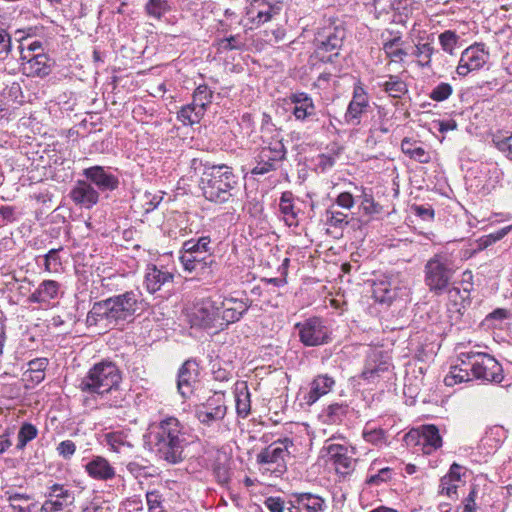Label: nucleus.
Masks as SVG:
<instances>
[{"mask_svg":"<svg viewBox=\"0 0 512 512\" xmlns=\"http://www.w3.org/2000/svg\"><path fill=\"white\" fill-rule=\"evenodd\" d=\"M12 434H13V429L7 428L0 435V455L4 454L12 446V441L10 439Z\"/></svg>","mask_w":512,"mask_h":512,"instance_id":"nucleus-62","label":"nucleus"},{"mask_svg":"<svg viewBox=\"0 0 512 512\" xmlns=\"http://www.w3.org/2000/svg\"><path fill=\"white\" fill-rule=\"evenodd\" d=\"M145 11L149 17L159 20L170 11V5L168 0H148Z\"/></svg>","mask_w":512,"mask_h":512,"instance_id":"nucleus-41","label":"nucleus"},{"mask_svg":"<svg viewBox=\"0 0 512 512\" xmlns=\"http://www.w3.org/2000/svg\"><path fill=\"white\" fill-rule=\"evenodd\" d=\"M325 449L330 456L337 473L347 475L353 471L355 460L349 454V449L346 446L331 443L328 444Z\"/></svg>","mask_w":512,"mask_h":512,"instance_id":"nucleus-21","label":"nucleus"},{"mask_svg":"<svg viewBox=\"0 0 512 512\" xmlns=\"http://www.w3.org/2000/svg\"><path fill=\"white\" fill-rule=\"evenodd\" d=\"M258 155L262 161L270 162L276 166L279 161L285 158L286 149L281 140H275L268 146L262 147Z\"/></svg>","mask_w":512,"mask_h":512,"instance_id":"nucleus-33","label":"nucleus"},{"mask_svg":"<svg viewBox=\"0 0 512 512\" xmlns=\"http://www.w3.org/2000/svg\"><path fill=\"white\" fill-rule=\"evenodd\" d=\"M458 39V35L451 30H446L439 35V42L442 49L451 55L457 45Z\"/></svg>","mask_w":512,"mask_h":512,"instance_id":"nucleus-47","label":"nucleus"},{"mask_svg":"<svg viewBox=\"0 0 512 512\" xmlns=\"http://www.w3.org/2000/svg\"><path fill=\"white\" fill-rule=\"evenodd\" d=\"M205 112L201 110L200 107L196 106L195 103L188 104L183 106L181 110L178 112L177 118L184 125H193L198 123Z\"/></svg>","mask_w":512,"mask_h":512,"instance_id":"nucleus-37","label":"nucleus"},{"mask_svg":"<svg viewBox=\"0 0 512 512\" xmlns=\"http://www.w3.org/2000/svg\"><path fill=\"white\" fill-rule=\"evenodd\" d=\"M492 142L502 154L512 160V134L509 136L496 134L493 136Z\"/></svg>","mask_w":512,"mask_h":512,"instance_id":"nucleus-45","label":"nucleus"},{"mask_svg":"<svg viewBox=\"0 0 512 512\" xmlns=\"http://www.w3.org/2000/svg\"><path fill=\"white\" fill-rule=\"evenodd\" d=\"M348 406L346 404L334 403L325 410L326 421L330 424L339 423L347 415Z\"/></svg>","mask_w":512,"mask_h":512,"instance_id":"nucleus-43","label":"nucleus"},{"mask_svg":"<svg viewBox=\"0 0 512 512\" xmlns=\"http://www.w3.org/2000/svg\"><path fill=\"white\" fill-rule=\"evenodd\" d=\"M70 198L76 205L90 209L99 201V193L85 180H78L69 193Z\"/></svg>","mask_w":512,"mask_h":512,"instance_id":"nucleus-23","label":"nucleus"},{"mask_svg":"<svg viewBox=\"0 0 512 512\" xmlns=\"http://www.w3.org/2000/svg\"><path fill=\"white\" fill-rule=\"evenodd\" d=\"M235 403L237 414L242 418L247 417L250 413L251 402L250 393L246 385L242 384L240 388H236Z\"/></svg>","mask_w":512,"mask_h":512,"instance_id":"nucleus-36","label":"nucleus"},{"mask_svg":"<svg viewBox=\"0 0 512 512\" xmlns=\"http://www.w3.org/2000/svg\"><path fill=\"white\" fill-rule=\"evenodd\" d=\"M289 100L293 105L291 108V113L297 121L319 122V119L316 117L317 113L313 99L307 93H293L289 96Z\"/></svg>","mask_w":512,"mask_h":512,"instance_id":"nucleus-18","label":"nucleus"},{"mask_svg":"<svg viewBox=\"0 0 512 512\" xmlns=\"http://www.w3.org/2000/svg\"><path fill=\"white\" fill-rule=\"evenodd\" d=\"M103 443L112 452L122 455H129L134 448L132 436L125 430L113 431L104 434Z\"/></svg>","mask_w":512,"mask_h":512,"instance_id":"nucleus-25","label":"nucleus"},{"mask_svg":"<svg viewBox=\"0 0 512 512\" xmlns=\"http://www.w3.org/2000/svg\"><path fill=\"white\" fill-rule=\"evenodd\" d=\"M198 378V366L194 361L187 360L181 366L178 379L177 388L182 397H189L194 390Z\"/></svg>","mask_w":512,"mask_h":512,"instance_id":"nucleus-24","label":"nucleus"},{"mask_svg":"<svg viewBox=\"0 0 512 512\" xmlns=\"http://www.w3.org/2000/svg\"><path fill=\"white\" fill-rule=\"evenodd\" d=\"M292 497L295 503L307 512H323L327 507L325 499L316 494L295 493Z\"/></svg>","mask_w":512,"mask_h":512,"instance_id":"nucleus-30","label":"nucleus"},{"mask_svg":"<svg viewBox=\"0 0 512 512\" xmlns=\"http://www.w3.org/2000/svg\"><path fill=\"white\" fill-rule=\"evenodd\" d=\"M466 469L459 465L458 463H453L450 466L449 472L445 475L451 481H454L456 484L462 481V477L465 475Z\"/></svg>","mask_w":512,"mask_h":512,"instance_id":"nucleus-58","label":"nucleus"},{"mask_svg":"<svg viewBox=\"0 0 512 512\" xmlns=\"http://www.w3.org/2000/svg\"><path fill=\"white\" fill-rule=\"evenodd\" d=\"M336 203L342 208L350 209L354 205V198L352 194L343 192L338 195Z\"/></svg>","mask_w":512,"mask_h":512,"instance_id":"nucleus-64","label":"nucleus"},{"mask_svg":"<svg viewBox=\"0 0 512 512\" xmlns=\"http://www.w3.org/2000/svg\"><path fill=\"white\" fill-rule=\"evenodd\" d=\"M381 87L391 97L400 98L407 92V86L398 76L390 75L389 79L381 84Z\"/></svg>","mask_w":512,"mask_h":512,"instance_id":"nucleus-40","label":"nucleus"},{"mask_svg":"<svg viewBox=\"0 0 512 512\" xmlns=\"http://www.w3.org/2000/svg\"><path fill=\"white\" fill-rule=\"evenodd\" d=\"M408 440H417L418 445H422L425 454H431L442 446V438L439 429L433 425H422L407 434Z\"/></svg>","mask_w":512,"mask_h":512,"instance_id":"nucleus-16","label":"nucleus"},{"mask_svg":"<svg viewBox=\"0 0 512 512\" xmlns=\"http://www.w3.org/2000/svg\"><path fill=\"white\" fill-rule=\"evenodd\" d=\"M452 92V86L449 83L442 82L431 91L430 98L434 101L441 102L448 99Z\"/></svg>","mask_w":512,"mask_h":512,"instance_id":"nucleus-49","label":"nucleus"},{"mask_svg":"<svg viewBox=\"0 0 512 512\" xmlns=\"http://www.w3.org/2000/svg\"><path fill=\"white\" fill-rule=\"evenodd\" d=\"M143 298L140 291L130 290L95 302L88 312L86 323L101 329H112L132 319L143 310Z\"/></svg>","mask_w":512,"mask_h":512,"instance_id":"nucleus-1","label":"nucleus"},{"mask_svg":"<svg viewBox=\"0 0 512 512\" xmlns=\"http://www.w3.org/2000/svg\"><path fill=\"white\" fill-rule=\"evenodd\" d=\"M59 249H51L45 255L44 267L48 272L57 271L61 265L60 258L58 256Z\"/></svg>","mask_w":512,"mask_h":512,"instance_id":"nucleus-50","label":"nucleus"},{"mask_svg":"<svg viewBox=\"0 0 512 512\" xmlns=\"http://www.w3.org/2000/svg\"><path fill=\"white\" fill-rule=\"evenodd\" d=\"M472 379L469 366L460 365L452 366L450 372L445 376L444 383L446 386H454L456 384L467 382Z\"/></svg>","mask_w":512,"mask_h":512,"instance_id":"nucleus-34","label":"nucleus"},{"mask_svg":"<svg viewBox=\"0 0 512 512\" xmlns=\"http://www.w3.org/2000/svg\"><path fill=\"white\" fill-rule=\"evenodd\" d=\"M211 239L209 236L198 240L190 239L183 243L180 261L186 271L192 272L206 265V255L210 252Z\"/></svg>","mask_w":512,"mask_h":512,"instance_id":"nucleus-9","label":"nucleus"},{"mask_svg":"<svg viewBox=\"0 0 512 512\" xmlns=\"http://www.w3.org/2000/svg\"><path fill=\"white\" fill-rule=\"evenodd\" d=\"M291 447H293V442L289 438L277 440L257 454V463L261 465H276V469L282 472L286 469L285 461L290 455Z\"/></svg>","mask_w":512,"mask_h":512,"instance_id":"nucleus-11","label":"nucleus"},{"mask_svg":"<svg viewBox=\"0 0 512 512\" xmlns=\"http://www.w3.org/2000/svg\"><path fill=\"white\" fill-rule=\"evenodd\" d=\"M148 512H164L162 507L163 497L158 490H151L146 493Z\"/></svg>","mask_w":512,"mask_h":512,"instance_id":"nucleus-48","label":"nucleus"},{"mask_svg":"<svg viewBox=\"0 0 512 512\" xmlns=\"http://www.w3.org/2000/svg\"><path fill=\"white\" fill-rule=\"evenodd\" d=\"M21 58L27 59V66L24 69L28 70L30 75L44 77L50 73L48 57L45 54H37L31 57L22 55Z\"/></svg>","mask_w":512,"mask_h":512,"instance_id":"nucleus-32","label":"nucleus"},{"mask_svg":"<svg viewBox=\"0 0 512 512\" xmlns=\"http://www.w3.org/2000/svg\"><path fill=\"white\" fill-rule=\"evenodd\" d=\"M195 415L202 424L210 426L225 417L226 406L220 397L209 399L197 407Z\"/></svg>","mask_w":512,"mask_h":512,"instance_id":"nucleus-20","label":"nucleus"},{"mask_svg":"<svg viewBox=\"0 0 512 512\" xmlns=\"http://www.w3.org/2000/svg\"><path fill=\"white\" fill-rule=\"evenodd\" d=\"M173 281V274L158 269L155 265H149L145 273V286L149 293H155L166 283Z\"/></svg>","mask_w":512,"mask_h":512,"instance_id":"nucleus-27","label":"nucleus"},{"mask_svg":"<svg viewBox=\"0 0 512 512\" xmlns=\"http://www.w3.org/2000/svg\"><path fill=\"white\" fill-rule=\"evenodd\" d=\"M218 46L221 51L240 50L244 46V43L240 40L239 36H230L221 39L218 42Z\"/></svg>","mask_w":512,"mask_h":512,"instance_id":"nucleus-52","label":"nucleus"},{"mask_svg":"<svg viewBox=\"0 0 512 512\" xmlns=\"http://www.w3.org/2000/svg\"><path fill=\"white\" fill-rule=\"evenodd\" d=\"M266 36L268 37L269 41H274L276 43L283 41L286 36V30L285 28L279 26L276 28H273L266 32Z\"/></svg>","mask_w":512,"mask_h":512,"instance_id":"nucleus-63","label":"nucleus"},{"mask_svg":"<svg viewBox=\"0 0 512 512\" xmlns=\"http://www.w3.org/2000/svg\"><path fill=\"white\" fill-rule=\"evenodd\" d=\"M369 97L360 85H356L353 90V96L348 104L344 115L345 122L357 126L361 123V117L369 108Z\"/></svg>","mask_w":512,"mask_h":512,"instance_id":"nucleus-17","label":"nucleus"},{"mask_svg":"<svg viewBox=\"0 0 512 512\" xmlns=\"http://www.w3.org/2000/svg\"><path fill=\"white\" fill-rule=\"evenodd\" d=\"M334 386L335 380L328 374L318 375L310 384L307 403L309 405L315 403L321 396L328 394Z\"/></svg>","mask_w":512,"mask_h":512,"instance_id":"nucleus-29","label":"nucleus"},{"mask_svg":"<svg viewBox=\"0 0 512 512\" xmlns=\"http://www.w3.org/2000/svg\"><path fill=\"white\" fill-rule=\"evenodd\" d=\"M300 342L306 347L321 346L331 341V330L320 317H310L295 324Z\"/></svg>","mask_w":512,"mask_h":512,"instance_id":"nucleus-8","label":"nucleus"},{"mask_svg":"<svg viewBox=\"0 0 512 512\" xmlns=\"http://www.w3.org/2000/svg\"><path fill=\"white\" fill-rule=\"evenodd\" d=\"M392 470L389 467L382 468L377 474L371 475L367 479L369 485H379L382 482H387L391 479Z\"/></svg>","mask_w":512,"mask_h":512,"instance_id":"nucleus-55","label":"nucleus"},{"mask_svg":"<svg viewBox=\"0 0 512 512\" xmlns=\"http://www.w3.org/2000/svg\"><path fill=\"white\" fill-rule=\"evenodd\" d=\"M150 438L156 455L169 464H178L185 458L189 433L180 420L166 416L150 425Z\"/></svg>","mask_w":512,"mask_h":512,"instance_id":"nucleus-2","label":"nucleus"},{"mask_svg":"<svg viewBox=\"0 0 512 512\" xmlns=\"http://www.w3.org/2000/svg\"><path fill=\"white\" fill-rule=\"evenodd\" d=\"M59 290L58 282L44 280L39 287L30 295L29 301L33 303H44L54 299Z\"/></svg>","mask_w":512,"mask_h":512,"instance_id":"nucleus-31","label":"nucleus"},{"mask_svg":"<svg viewBox=\"0 0 512 512\" xmlns=\"http://www.w3.org/2000/svg\"><path fill=\"white\" fill-rule=\"evenodd\" d=\"M280 11V4H271L266 0H253L247 9V15L249 20L260 25L271 20Z\"/></svg>","mask_w":512,"mask_h":512,"instance_id":"nucleus-22","label":"nucleus"},{"mask_svg":"<svg viewBox=\"0 0 512 512\" xmlns=\"http://www.w3.org/2000/svg\"><path fill=\"white\" fill-rule=\"evenodd\" d=\"M47 499L42 504L45 512L63 511L75 501L74 493L65 485L54 483L48 487Z\"/></svg>","mask_w":512,"mask_h":512,"instance_id":"nucleus-15","label":"nucleus"},{"mask_svg":"<svg viewBox=\"0 0 512 512\" xmlns=\"http://www.w3.org/2000/svg\"><path fill=\"white\" fill-rule=\"evenodd\" d=\"M256 162V166L251 171L252 174L264 175L276 169V166L272 165L270 162L262 161L259 155L257 156Z\"/></svg>","mask_w":512,"mask_h":512,"instance_id":"nucleus-59","label":"nucleus"},{"mask_svg":"<svg viewBox=\"0 0 512 512\" xmlns=\"http://www.w3.org/2000/svg\"><path fill=\"white\" fill-rule=\"evenodd\" d=\"M345 36L342 26L330 23L320 28L315 37L316 57L324 63H333L339 56Z\"/></svg>","mask_w":512,"mask_h":512,"instance_id":"nucleus-7","label":"nucleus"},{"mask_svg":"<svg viewBox=\"0 0 512 512\" xmlns=\"http://www.w3.org/2000/svg\"><path fill=\"white\" fill-rule=\"evenodd\" d=\"M212 98L213 92L209 87L207 85H199L194 91L192 102L205 112L207 107L211 104Z\"/></svg>","mask_w":512,"mask_h":512,"instance_id":"nucleus-42","label":"nucleus"},{"mask_svg":"<svg viewBox=\"0 0 512 512\" xmlns=\"http://www.w3.org/2000/svg\"><path fill=\"white\" fill-rule=\"evenodd\" d=\"M216 299L217 302L221 303L218 309L222 327L239 321L251 305L248 299L243 300L223 296H217Z\"/></svg>","mask_w":512,"mask_h":512,"instance_id":"nucleus-13","label":"nucleus"},{"mask_svg":"<svg viewBox=\"0 0 512 512\" xmlns=\"http://www.w3.org/2000/svg\"><path fill=\"white\" fill-rule=\"evenodd\" d=\"M84 467L86 473L98 481H108L116 475L114 467L102 456H93Z\"/></svg>","mask_w":512,"mask_h":512,"instance_id":"nucleus-26","label":"nucleus"},{"mask_svg":"<svg viewBox=\"0 0 512 512\" xmlns=\"http://www.w3.org/2000/svg\"><path fill=\"white\" fill-rule=\"evenodd\" d=\"M401 149L404 154L408 155L411 159L418 161L419 163H429L431 156L422 146L412 143L411 141L404 139L401 143Z\"/></svg>","mask_w":512,"mask_h":512,"instance_id":"nucleus-35","label":"nucleus"},{"mask_svg":"<svg viewBox=\"0 0 512 512\" xmlns=\"http://www.w3.org/2000/svg\"><path fill=\"white\" fill-rule=\"evenodd\" d=\"M237 177L226 165H216L203 172L201 189L204 197L211 202L225 203L231 196V191L237 185Z\"/></svg>","mask_w":512,"mask_h":512,"instance_id":"nucleus-3","label":"nucleus"},{"mask_svg":"<svg viewBox=\"0 0 512 512\" xmlns=\"http://www.w3.org/2000/svg\"><path fill=\"white\" fill-rule=\"evenodd\" d=\"M58 454L65 459H69L76 451V445L71 440L60 442L56 448Z\"/></svg>","mask_w":512,"mask_h":512,"instance_id":"nucleus-57","label":"nucleus"},{"mask_svg":"<svg viewBox=\"0 0 512 512\" xmlns=\"http://www.w3.org/2000/svg\"><path fill=\"white\" fill-rule=\"evenodd\" d=\"M390 368V357L382 350L374 349L367 356L361 377L367 381L375 382L383 377Z\"/></svg>","mask_w":512,"mask_h":512,"instance_id":"nucleus-14","label":"nucleus"},{"mask_svg":"<svg viewBox=\"0 0 512 512\" xmlns=\"http://www.w3.org/2000/svg\"><path fill=\"white\" fill-rule=\"evenodd\" d=\"M457 488L458 484L444 475L440 480L439 494L452 498L457 495Z\"/></svg>","mask_w":512,"mask_h":512,"instance_id":"nucleus-51","label":"nucleus"},{"mask_svg":"<svg viewBox=\"0 0 512 512\" xmlns=\"http://www.w3.org/2000/svg\"><path fill=\"white\" fill-rule=\"evenodd\" d=\"M489 51L485 44L475 43L466 48L460 57L456 72L459 76H466L470 72L481 69L489 60Z\"/></svg>","mask_w":512,"mask_h":512,"instance_id":"nucleus-12","label":"nucleus"},{"mask_svg":"<svg viewBox=\"0 0 512 512\" xmlns=\"http://www.w3.org/2000/svg\"><path fill=\"white\" fill-rule=\"evenodd\" d=\"M398 290L395 281L378 280L373 285V297L379 303L390 305L398 296Z\"/></svg>","mask_w":512,"mask_h":512,"instance_id":"nucleus-28","label":"nucleus"},{"mask_svg":"<svg viewBox=\"0 0 512 512\" xmlns=\"http://www.w3.org/2000/svg\"><path fill=\"white\" fill-rule=\"evenodd\" d=\"M326 220L327 223L333 227H342L348 224L346 214L333 210L326 211Z\"/></svg>","mask_w":512,"mask_h":512,"instance_id":"nucleus-54","label":"nucleus"},{"mask_svg":"<svg viewBox=\"0 0 512 512\" xmlns=\"http://www.w3.org/2000/svg\"><path fill=\"white\" fill-rule=\"evenodd\" d=\"M37 436V429L30 423H24L18 432L17 448L23 449L28 442Z\"/></svg>","mask_w":512,"mask_h":512,"instance_id":"nucleus-46","label":"nucleus"},{"mask_svg":"<svg viewBox=\"0 0 512 512\" xmlns=\"http://www.w3.org/2000/svg\"><path fill=\"white\" fill-rule=\"evenodd\" d=\"M279 210L289 226L296 224V213L294 211L293 195L291 192L286 191L282 193L279 202Z\"/></svg>","mask_w":512,"mask_h":512,"instance_id":"nucleus-38","label":"nucleus"},{"mask_svg":"<svg viewBox=\"0 0 512 512\" xmlns=\"http://www.w3.org/2000/svg\"><path fill=\"white\" fill-rule=\"evenodd\" d=\"M285 502L280 497H268L264 505L270 512H283Z\"/></svg>","mask_w":512,"mask_h":512,"instance_id":"nucleus-60","label":"nucleus"},{"mask_svg":"<svg viewBox=\"0 0 512 512\" xmlns=\"http://www.w3.org/2000/svg\"><path fill=\"white\" fill-rule=\"evenodd\" d=\"M462 365L469 366L472 377L484 382L501 383L504 379L500 363L483 352H462L459 354Z\"/></svg>","mask_w":512,"mask_h":512,"instance_id":"nucleus-6","label":"nucleus"},{"mask_svg":"<svg viewBox=\"0 0 512 512\" xmlns=\"http://www.w3.org/2000/svg\"><path fill=\"white\" fill-rule=\"evenodd\" d=\"M48 365V360L46 358H38L31 360L29 362V369L30 371L37 373V380H41L44 378V370L46 369Z\"/></svg>","mask_w":512,"mask_h":512,"instance_id":"nucleus-56","label":"nucleus"},{"mask_svg":"<svg viewBox=\"0 0 512 512\" xmlns=\"http://www.w3.org/2000/svg\"><path fill=\"white\" fill-rule=\"evenodd\" d=\"M128 472L132 474L134 477H142L148 476L147 467L139 464L136 461L129 462L126 466Z\"/></svg>","mask_w":512,"mask_h":512,"instance_id":"nucleus-61","label":"nucleus"},{"mask_svg":"<svg viewBox=\"0 0 512 512\" xmlns=\"http://www.w3.org/2000/svg\"><path fill=\"white\" fill-rule=\"evenodd\" d=\"M83 175L90 184H94L100 191H113L118 188V177L109 168L103 166H92L83 170Z\"/></svg>","mask_w":512,"mask_h":512,"instance_id":"nucleus-19","label":"nucleus"},{"mask_svg":"<svg viewBox=\"0 0 512 512\" xmlns=\"http://www.w3.org/2000/svg\"><path fill=\"white\" fill-rule=\"evenodd\" d=\"M454 273L452 260L446 254H435L424 266L425 284L434 295L447 292L453 298L460 293L459 288H450Z\"/></svg>","mask_w":512,"mask_h":512,"instance_id":"nucleus-4","label":"nucleus"},{"mask_svg":"<svg viewBox=\"0 0 512 512\" xmlns=\"http://www.w3.org/2000/svg\"><path fill=\"white\" fill-rule=\"evenodd\" d=\"M120 382L121 374L117 366L112 362H100L80 380L78 387L83 393L103 396L117 389Z\"/></svg>","mask_w":512,"mask_h":512,"instance_id":"nucleus-5","label":"nucleus"},{"mask_svg":"<svg viewBox=\"0 0 512 512\" xmlns=\"http://www.w3.org/2000/svg\"><path fill=\"white\" fill-rule=\"evenodd\" d=\"M434 52H435V49H434L432 43L425 42V43H418L415 46V50L412 54L417 58V63L421 67L429 68L431 66V58H432V55Z\"/></svg>","mask_w":512,"mask_h":512,"instance_id":"nucleus-39","label":"nucleus"},{"mask_svg":"<svg viewBox=\"0 0 512 512\" xmlns=\"http://www.w3.org/2000/svg\"><path fill=\"white\" fill-rule=\"evenodd\" d=\"M11 50V37L4 29L0 28V60H6Z\"/></svg>","mask_w":512,"mask_h":512,"instance_id":"nucleus-53","label":"nucleus"},{"mask_svg":"<svg viewBox=\"0 0 512 512\" xmlns=\"http://www.w3.org/2000/svg\"><path fill=\"white\" fill-rule=\"evenodd\" d=\"M401 42L400 37H395L383 44V50L386 55L391 58L393 61H403L404 57L407 56V52L401 48H398V45Z\"/></svg>","mask_w":512,"mask_h":512,"instance_id":"nucleus-44","label":"nucleus"},{"mask_svg":"<svg viewBox=\"0 0 512 512\" xmlns=\"http://www.w3.org/2000/svg\"><path fill=\"white\" fill-rule=\"evenodd\" d=\"M216 297H209L203 299L200 303L195 305L193 312L190 315V323L193 327L208 328H222Z\"/></svg>","mask_w":512,"mask_h":512,"instance_id":"nucleus-10","label":"nucleus"}]
</instances>
